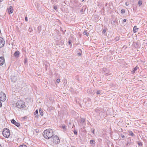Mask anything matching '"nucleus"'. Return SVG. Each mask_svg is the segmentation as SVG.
<instances>
[{
    "label": "nucleus",
    "mask_w": 147,
    "mask_h": 147,
    "mask_svg": "<svg viewBox=\"0 0 147 147\" xmlns=\"http://www.w3.org/2000/svg\"><path fill=\"white\" fill-rule=\"evenodd\" d=\"M53 131L51 129L45 130L43 133L44 137L46 139H51L53 135Z\"/></svg>",
    "instance_id": "obj_1"
},
{
    "label": "nucleus",
    "mask_w": 147,
    "mask_h": 147,
    "mask_svg": "<svg viewBox=\"0 0 147 147\" xmlns=\"http://www.w3.org/2000/svg\"><path fill=\"white\" fill-rule=\"evenodd\" d=\"M16 106L19 109L23 108L25 106L24 102L22 100H18L16 103Z\"/></svg>",
    "instance_id": "obj_2"
},
{
    "label": "nucleus",
    "mask_w": 147,
    "mask_h": 147,
    "mask_svg": "<svg viewBox=\"0 0 147 147\" xmlns=\"http://www.w3.org/2000/svg\"><path fill=\"white\" fill-rule=\"evenodd\" d=\"M3 136L6 138H8L10 136V132L9 130L7 128H5L3 131Z\"/></svg>",
    "instance_id": "obj_3"
},
{
    "label": "nucleus",
    "mask_w": 147,
    "mask_h": 147,
    "mask_svg": "<svg viewBox=\"0 0 147 147\" xmlns=\"http://www.w3.org/2000/svg\"><path fill=\"white\" fill-rule=\"evenodd\" d=\"M51 139V140L55 144H58L60 142L59 138L55 135H53Z\"/></svg>",
    "instance_id": "obj_4"
},
{
    "label": "nucleus",
    "mask_w": 147,
    "mask_h": 147,
    "mask_svg": "<svg viewBox=\"0 0 147 147\" xmlns=\"http://www.w3.org/2000/svg\"><path fill=\"white\" fill-rule=\"evenodd\" d=\"M11 123L14 124L15 125L19 127L20 126V124L18 122H17L14 119H12L11 120Z\"/></svg>",
    "instance_id": "obj_5"
},
{
    "label": "nucleus",
    "mask_w": 147,
    "mask_h": 147,
    "mask_svg": "<svg viewBox=\"0 0 147 147\" xmlns=\"http://www.w3.org/2000/svg\"><path fill=\"white\" fill-rule=\"evenodd\" d=\"M5 44V41L3 39L0 37V48L4 46Z\"/></svg>",
    "instance_id": "obj_6"
},
{
    "label": "nucleus",
    "mask_w": 147,
    "mask_h": 147,
    "mask_svg": "<svg viewBox=\"0 0 147 147\" xmlns=\"http://www.w3.org/2000/svg\"><path fill=\"white\" fill-rule=\"evenodd\" d=\"M11 78V81L13 82H15L17 80L18 77L17 76L12 75Z\"/></svg>",
    "instance_id": "obj_7"
},
{
    "label": "nucleus",
    "mask_w": 147,
    "mask_h": 147,
    "mask_svg": "<svg viewBox=\"0 0 147 147\" xmlns=\"http://www.w3.org/2000/svg\"><path fill=\"white\" fill-rule=\"evenodd\" d=\"M5 63V59L4 57H0V65H2Z\"/></svg>",
    "instance_id": "obj_8"
},
{
    "label": "nucleus",
    "mask_w": 147,
    "mask_h": 147,
    "mask_svg": "<svg viewBox=\"0 0 147 147\" xmlns=\"http://www.w3.org/2000/svg\"><path fill=\"white\" fill-rule=\"evenodd\" d=\"M133 142H134L133 140L131 139H130L129 140H128L127 141L126 145L129 146L130 145H132V144H133Z\"/></svg>",
    "instance_id": "obj_9"
},
{
    "label": "nucleus",
    "mask_w": 147,
    "mask_h": 147,
    "mask_svg": "<svg viewBox=\"0 0 147 147\" xmlns=\"http://www.w3.org/2000/svg\"><path fill=\"white\" fill-rule=\"evenodd\" d=\"M2 94L3 96H0V100L2 101H4L6 100V95L4 93H3Z\"/></svg>",
    "instance_id": "obj_10"
},
{
    "label": "nucleus",
    "mask_w": 147,
    "mask_h": 147,
    "mask_svg": "<svg viewBox=\"0 0 147 147\" xmlns=\"http://www.w3.org/2000/svg\"><path fill=\"white\" fill-rule=\"evenodd\" d=\"M20 54L19 51H17L14 53L13 55L15 57L18 58L19 57Z\"/></svg>",
    "instance_id": "obj_11"
},
{
    "label": "nucleus",
    "mask_w": 147,
    "mask_h": 147,
    "mask_svg": "<svg viewBox=\"0 0 147 147\" xmlns=\"http://www.w3.org/2000/svg\"><path fill=\"white\" fill-rule=\"evenodd\" d=\"M7 9L9 12L11 13H12L13 11V8L11 6H10Z\"/></svg>",
    "instance_id": "obj_12"
},
{
    "label": "nucleus",
    "mask_w": 147,
    "mask_h": 147,
    "mask_svg": "<svg viewBox=\"0 0 147 147\" xmlns=\"http://www.w3.org/2000/svg\"><path fill=\"white\" fill-rule=\"evenodd\" d=\"M90 144H91L92 146H94L95 144V141L94 140H90Z\"/></svg>",
    "instance_id": "obj_13"
},
{
    "label": "nucleus",
    "mask_w": 147,
    "mask_h": 147,
    "mask_svg": "<svg viewBox=\"0 0 147 147\" xmlns=\"http://www.w3.org/2000/svg\"><path fill=\"white\" fill-rule=\"evenodd\" d=\"M138 68V66H136L133 69V70L131 71L132 74H134L135 71Z\"/></svg>",
    "instance_id": "obj_14"
},
{
    "label": "nucleus",
    "mask_w": 147,
    "mask_h": 147,
    "mask_svg": "<svg viewBox=\"0 0 147 147\" xmlns=\"http://www.w3.org/2000/svg\"><path fill=\"white\" fill-rule=\"evenodd\" d=\"M34 115H35V117L36 118H38V111L37 110H36L34 112Z\"/></svg>",
    "instance_id": "obj_15"
},
{
    "label": "nucleus",
    "mask_w": 147,
    "mask_h": 147,
    "mask_svg": "<svg viewBox=\"0 0 147 147\" xmlns=\"http://www.w3.org/2000/svg\"><path fill=\"white\" fill-rule=\"evenodd\" d=\"M138 28H137L136 26H134L133 28L134 31V33L138 31Z\"/></svg>",
    "instance_id": "obj_16"
},
{
    "label": "nucleus",
    "mask_w": 147,
    "mask_h": 147,
    "mask_svg": "<svg viewBox=\"0 0 147 147\" xmlns=\"http://www.w3.org/2000/svg\"><path fill=\"white\" fill-rule=\"evenodd\" d=\"M39 113L41 116H43V111L42 110L41 108H40L39 110Z\"/></svg>",
    "instance_id": "obj_17"
},
{
    "label": "nucleus",
    "mask_w": 147,
    "mask_h": 147,
    "mask_svg": "<svg viewBox=\"0 0 147 147\" xmlns=\"http://www.w3.org/2000/svg\"><path fill=\"white\" fill-rule=\"evenodd\" d=\"M142 1L141 0H139L138 2V5L139 7H140L142 4Z\"/></svg>",
    "instance_id": "obj_18"
},
{
    "label": "nucleus",
    "mask_w": 147,
    "mask_h": 147,
    "mask_svg": "<svg viewBox=\"0 0 147 147\" xmlns=\"http://www.w3.org/2000/svg\"><path fill=\"white\" fill-rule=\"evenodd\" d=\"M83 34L86 36H88L89 33H87L86 31L85 30L83 32Z\"/></svg>",
    "instance_id": "obj_19"
},
{
    "label": "nucleus",
    "mask_w": 147,
    "mask_h": 147,
    "mask_svg": "<svg viewBox=\"0 0 147 147\" xmlns=\"http://www.w3.org/2000/svg\"><path fill=\"white\" fill-rule=\"evenodd\" d=\"M129 133L130 135L131 136H134V134H133V133L131 131H129Z\"/></svg>",
    "instance_id": "obj_20"
},
{
    "label": "nucleus",
    "mask_w": 147,
    "mask_h": 147,
    "mask_svg": "<svg viewBox=\"0 0 147 147\" xmlns=\"http://www.w3.org/2000/svg\"><path fill=\"white\" fill-rule=\"evenodd\" d=\"M62 128L64 130H66V127L65 125H62Z\"/></svg>",
    "instance_id": "obj_21"
},
{
    "label": "nucleus",
    "mask_w": 147,
    "mask_h": 147,
    "mask_svg": "<svg viewBox=\"0 0 147 147\" xmlns=\"http://www.w3.org/2000/svg\"><path fill=\"white\" fill-rule=\"evenodd\" d=\"M85 120L84 119L81 118L80 119V121L82 123H84V122Z\"/></svg>",
    "instance_id": "obj_22"
},
{
    "label": "nucleus",
    "mask_w": 147,
    "mask_h": 147,
    "mask_svg": "<svg viewBox=\"0 0 147 147\" xmlns=\"http://www.w3.org/2000/svg\"><path fill=\"white\" fill-rule=\"evenodd\" d=\"M19 147H27V146L25 145L22 144L20 145Z\"/></svg>",
    "instance_id": "obj_23"
},
{
    "label": "nucleus",
    "mask_w": 147,
    "mask_h": 147,
    "mask_svg": "<svg viewBox=\"0 0 147 147\" xmlns=\"http://www.w3.org/2000/svg\"><path fill=\"white\" fill-rule=\"evenodd\" d=\"M121 13H125V10L124 9H122L121 10Z\"/></svg>",
    "instance_id": "obj_24"
},
{
    "label": "nucleus",
    "mask_w": 147,
    "mask_h": 147,
    "mask_svg": "<svg viewBox=\"0 0 147 147\" xmlns=\"http://www.w3.org/2000/svg\"><path fill=\"white\" fill-rule=\"evenodd\" d=\"M101 93V91L100 90H98L96 92V94H100Z\"/></svg>",
    "instance_id": "obj_25"
},
{
    "label": "nucleus",
    "mask_w": 147,
    "mask_h": 147,
    "mask_svg": "<svg viewBox=\"0 0 147 147\" xmlns=\"http://www.w3.org/2000/svg\"><path fill=\"white\" fill-rule=\"evenodd\" d=\"M119 38L118 37H116L115 38V40L117 41L119 40Z\"/></svg>",
    "instance_id": "obj_26"
},
{
    "label": "nucleus",
    "mask_w": 147,
    "mask_h": 147,
    "mask_svg": "<svg viewBox=\"0 0 147 147\" xmlns=\"http://www.w3.org/2000/svg\"><path fill=\"white\" fill-rule=\"evenodd\" d=\"M27 58H25V59H24V63H26L27 62Z\"/></svg>",
    "instance_id": "obj_27"
},
{
    "label": "nucleus",
    "mask_w": 147,
    "mask_h": 147,
    "mask_svg": "<svg viewBox=\"0 0 147 147\" xmlns=\"http://www.w3.org/2000/svg\"><path fill=\"white\" fill-rule=\"evenodd\" d=\"M103 71L104 72H105L107 70V69L105 68H104L102 69Z\"/></svg>",
    "instance_id": "obj_28"
},
{
    "label": "nucleus",
    "mask_w": 147,
    "mask_h": 147,
    "mask_svg": "<svg viewBox=\"0 0 147 147\" xmlns=\"http://www.w3.org/2000/svg\"><path fill=\"white\" fill-rule=\"evenodd\" d=\"M54 9L55 10H56L57 9V6H55L54 7Z\"/></svg>",
    "instance_id": "obj_29"
},
{
    "label": "nucleus",
    "mask_w": 147,
    "mask_h": 147,
    "mask_svg": "<svg viewBox=\"0 0 147 147\" xmlns=\"http://www.w3.org/2000/svg\"><path fill=\"white\" fill-rule=\"evenodd\" d=\"M138 144L140 146H142V143L141 142H138Z\"/></svg>",
    "instance_id": "obj_30"
},
{
    "label": "nucleus",
    "mask_w": 147,
    "mask_h": 147,
    "mask_svg": "<svg viewBox=\"0 0 147 147\" xmlns=\"http://www.w3.org/2000/svg\"><path fill=\"white\" fill-rule=\"evenodd\" d=\"M106 32V30L105 29H104L102 31V33L103 34H104Z\"/></svg>",
    "instance_id": "obj_31"
},
{
    "label": "nucleus",
    "mask_w": 147,
    "mask_h": 147,
    "mask_svg": "<svg viewBox=\"0 0 147 147\" xmlns=\"http://www.w3.org/2000/svg\"><path fill=\"white\" fill-rule=\"evenodd\" d=\"M74 133L75 134V135H77V132L76 131V130H74Z\"/></svg>",
    "instance_id": "obj_32"
},
{
    "label": "nucleus",
    "mask_w": 147,
    "mask_h": 147,
    "mask_svg": "<svg viewBox=\"0 0 147 147\" xmlns=\"http://www.w3.org/2000/svg\"><path fill=\"white\" fill-rule=\"evenodd\" d=\"M57 83H59L60 81V79H57Z\"/></svg>",
    "instance_id": "obj_33"
},
{
    "label": "nucleus",
    "mask_w": 147,
    "mask_h": 147,
    "mask_svg": "<svg viewBox=\"0 0 147 147\" xmlns=\"http://www.w3.org/2000/svg\"><path fill=\"white\" fill-rule=\"evenodd\" d=\"M125 4L127 6L129 4V3L127 2H126L125 3Z\"/></svg>",
    "instance_id": "obj_34"
},
{
    "label": "nucleus",
    "mask_w": 147,
    "mask_h": 147,
    "mask_svg": "<svg viewBox=\"0 0 147 147\" xmlns=\"http://www.w3.org/2000/svg\"><path fill=\"white\" fill-rule=\"evenodd\" d=\"M126 21V19H124L123 20V23L124 22H125Z\"/></svg>",
    "instance_id": "obj_35"
},
{
    "label": "nucleus",
    "mask_w": 147,
    "mask_h": 147,
    "mask_svg": "<svg viewBox=\"0 0 147 147\" xmlns=\"http://www.w3.org/2000/svg\"><path fill=\"white\" fill-rule=\"evenodd\" d=\"M29 30L30 32L32 31V28H29Z\"/></svg>",
    "instance_id": "obj_36"
},
{
    "label": "nucleus",
    "mask_w": 147,
    "mask_h": 147,
    "mask_svg": "<svg viewBox=\"0 0 147 147\" xmlns=\"http://www.w3.org/2000/svg\"><path fill=\"white\" fill-rule=\"evenodd\" d=\"M68 44L69 45H70L71 44V42L70 40H69L68 42Z\"/></svg>",
    "instance_id": "obj_37"
},
{
    "label": "nucleus",
    "mask_w": 147,
    "mask_h": 147,
    "mask_svg": "<svg viewBox=\"0 0 147 147\" xmlns=\"http://www.w3.org/2000/svg\"><path fill=\"white\" fill-rule=\"evenodd\" d=\"M25 20L26 21H28V18L27 17H26L25 18Z\"/></svg>",
    "instance_id": "obj_38"
},
{
    "label": "nucleus",
    "mask_w": 147,
    "mask_h": 147,
    "mask_svg": "<svg viewBox=\"0 0 147 147\" xmlns=\"http://www.w3.org/2000/svg\"><path fill=\"white\" fill-rule=\"evenodd\" d=\"M80 12L81 13H82L83 12V9H81L80 10Z\"/></svg>",
    "instance_id": "obj_39"
},
{
    "label": "nucleus",
    "mask_w": 147,
    "mask_h": 147,
    "mask_svg": "<svg viewBox=\"0 0 147 147\" xmlns=\"http://www.w3.org/2000/svg\"><path fill=\"white\" fill-rule=\"evenodd\" d=\"M78 54L79 56H80L81 55V53H78Z\"/></svg>",
    "instance_id": "obj_40"
},
{
    "label": "nucleus",
    "mask_w": 147,
    "mask_h": 147,
    "mask_svg": "<svg viewBox=\"0 0 147 147\" xmlns=\"http://www.w3.org/2000/svg\"><path fill=\"white\" fill-rule=\"evenodd\" d=\"M2 106V103L0 101V107H1Z\"/></svg>",
    "instance_id": "obj_41"
},
{
    "label": "nucleus",
    "mask_w": 147,
    "mask_h": 147,
    "mask_svg": "<svg viewBox=\"0 0 147 147\" xmlns=\"http://www.w3.org/2000/svg\"><path fill=\"white\" fill-rule=\"evenodd\" d=\"M99 110V109H97L96 110V112H98V113H99L98 112V110Z\"/></svg>",
    "instance_id": "obj_42"
},
{
    "label": "nucleus",
    "mask_w": 147,
    "mask_h": 147,
    "mask_svg": "<svg viewBox=\"0 0 147 147\" xmlns=\"http://www.w3.org/2000/svg\"><path fill=\"white\" fill-rule=\"evenodd\" d=\"M94 129H93V131H92V133L94 134Z\"/></svg>",
    "instance_id": "obj_43"
},
{
    "label": "nucleus",
    "mask_w": 147,
    "mask_h": 147,
    "mask_svg": "<svg viewBox=\"0 0 147 147\" xmlns=\"http://www.w3.org/2000/svg\"><path fill=\"white\" fill-rule=\"evenodd\" d=\"M26 118V116H25L23 117V119H25Z\"/></svg>",
    "instance_id": "obj_44"
},
{
    "label": "nucleus",
    "mask_w": 147,
    "mask_h": 147,
    "mask_svg": "<svg viewBox=\"0 0 147 147\" xmlns=\"http://www.w3.org/2000/svg\"><path fill=\"white\" fill-rule=\"evenodd\" d=\"M121 137L122 138H124L125 137V136L124 135H122L121 136Z\"/></svg>",
    "instance_id": "obj_45"
},
{
    "label": "nucleus",
    "mask_w": 147,
    "mask_h": 147,
    "mask_svg": "<svg viewBox=\"0 0 147 147\" xmlns=\"http://www.w3.org/2000/svg\"><path fill=\"white\" fill-rule=\"evenodd\" d=\"M108 74H107V73L106 74V76H108Z\"/></svg>",
    "instance_id": "obj_46"
},
{
    "label": "nucleus",
    "mask_w": 147,
    "mask_h": 147,
    "mask_svg": "<svg viewBox=\"0 0 147 147\" xmlns=\"http://www.w3.org/2000/svg\"><path fill=\"white\" fill-rule=\"evenodd\" d=\"M84 1V0H82V1L83 2Z\"/></svg>",
    "instance_id": "obj_47"
},
{
    "label": "nucleus",
    "mask_w": 147,
    "mask_h": 147,
    "mask_svg": "<svg viewBox=\"0 0 147 147\" xmlns=\"http://www.w3.org/2000/svg\"><path fill=\"white\" fill-rule=\"evenodd\" d=\"M0 147H2V146L1 144H0Z\"/></svg>",
    "instance_id": "obj_48"
},
{
    "label": "nucleus",
    "mask_w": 147,
    "mask_h": 147,
    "mask_svg": "<svg viewBox=\"0 0 147 147\" xmlns=\"http://www.w3.org/2000/svg\"><path fill=\"white\" fill-rule=\"evenodd\" d=\"M1 1V0H0V1Z\"/></svg>",
    "instance_id": "obj_49"
}]
</instances>
